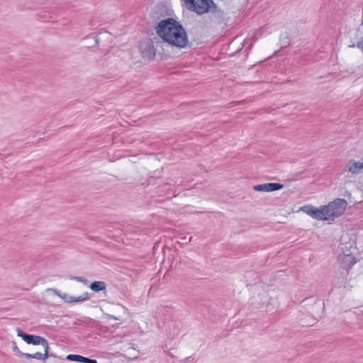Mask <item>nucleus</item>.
<instances>
[{"mask_svg": "<svg viewBox=\"0 0 363 363\" xmlns=\"http://www.w3.org/2000/svg\"><path fill=\"white\" fill-rule=\"evenodd\" d=\"M23 340L28 344H33L34 345H41L45 349H49L48 340L43 337L28 334V335L23 336Z\"/></svg>", "mask_w": 363, "mask_h": 363, "instance_id": "nucleus-6", "label": "nucleus"}, {"mask_svg": "<svg viewBox=\"0 0 363 363\" xmlns=\"http://www.w3.org/2000/svg\"><path fill=\"white\" fill-rule=\"evenodd\" d=\"M84 357L81 356V355H78V354H69L67 357V359L68 360H71V361H76V362H82L83 359H84Z\"/></svg>", "mask_w": 363, "mask_h": 363, "instance_id": "nucleus-15", "label": "nucleus"}, {"mask_svg": "<svg viewBox=\"0 0 363 363\" xmlns=\"http://www.w3.org/2000/svg\"><path fill=\"white\" fill-rule=\"evenodd\" d=\"M191 239H192V238H191V237H190V238H189V242H190V241L191 240Z\"/></svg>", "mask_w": 363, "mask_h": 363, "instance_id": "nucleus-24", "label": "nucleus"}, {"mask_svg": "<svg viewBox=\"0 0 363 363\" xmlns=\"http://www.w3.org/2000/svg\"><path fill=\"white\" fill-rule=\"evenodd\" d=\"M181 240H182V241H185V240H186V237L181 238Z\"/></svg>", "mask_w": 363, "mask_h": 363, "instance_id": "nucleus-23", "label": "nucleus"}, {"mask_svg": "<svg viewBox=\"0 0 363 363\" xmlns=\"http://www.w3.org/2000/svg\"><path fill=\"white\" fill-rule=\"evenodd\" d=\"M347 203L344 199H336L329 203L327 206H323L326 220L334 219L343 214Z\"/></svg>", "mask_w": 363, "mask_h": 363, "instance_id": "nucleus-2", "label": "nucleus"}, {"mask_svg": "<svg viewBox=\"0 0 363 363\" xmlns=\"http://www.w3.org/2000/svg\"><path fill=\"white\" fill-rule=\"evenodd\" d=\"M345 279H346L343 274L340 273L334 277L333 279V284L336 287H341L342 286H344L345 284Z\"/></svg>", "mask_w": 363, "mask_h": 363, "instance_id": "nucleus-11", "label": "nucleus"}, {"mask_svg": "<svg viewBox=\"0 0 363 363\" xmlns=\"http://www.w3.org/2000/svg\"><path fill=\"white\" fill-rule=\"evenodd\" d=\"M357 46L359 48H363V43H359Z\"/></svg>", "mask_w": 363, "mask_h": 363, "instance_id": "nucleus-21", "label": "nucleus"}, {"mask_svg": "<svg viewBox=\"0 0 363 363\" xmlns=\"http://www.w3.org/2000/svg\"><path fill=\"white\" fill-rule=\"evenodd\" d=\"M141 53L143 57L150 60H153L155 56V52L152 43H147L141 45Z\"/></svg>", "mask_w": 363, "mask_h": 363, "instance_id": "nucleus-8", "label": "nucleus"}, {"mask_svg": "<svg viewBox=\"0 0 363 363\" xmlns=\"http://www.w3.org/2000/svg\"><path fill=\"white\" fill-rule=\"evenodd\" d=\"M110 318H113L114 320H118L117 318H116L115 316H112V315L110 316Z\"/></svg>", "mask_w": 363, "mask_h": 363, "instance_id": "nucleus-22", "label": "nucleus"}, {"mask_svg": "<svg viewBox=\"0 0 363 363\" xmlns=\"http://www.w3.org/2000/svg\"><path fill=\"white\" fill-rule=\"evenodd\" d=\"M156 33L164 41L171 45L184 48L189 44L185 29L174 18H169L160 21L156 27Z\"/></svg>", "mask_w": 363, "mask_h": 363, "instance_id": "nucleus-1", "label": "nucleus"}, {"mask_svg": "<svg viewBox=\"0 0 363 363\" xmlns=\"http://www.w3.org/2000/svg\"><path fill=\"white\" fill-rule=\"evenodd\" d=\"M48 350L49 349H45V353H40V352H36L35 354H32V357L39 359V360H43L45 361L48 357Z\"/></svg>", "mask_w": 363, "mask_h": 363, "instance_id": "nucleus-14", "label": "nucleus"}, {"mask_svg": "<svg viewBox=\"0 0 363 363\" xmlns=\"http://www.w3.org/2000/svg\"><path fill=\"white\" fill-rule=\"evenodd\" d=\"M301 211L306 213L313 218L320 220H326V214H325L323 206L318 208L311 205H307L301 207Z\"/></svg>", "mask_w": 363, "mask_h": 363, "instance_id": "nucleus-4", "label": "nucleus"}, {"mask_svg": "<svg viewBox=\"0 0 363 363\" xmlns=\"http://www.w3.org/2000/svg\"><path fill=\"white\" fill-rule=\"evenodd\" d=\"M13 351L19 356V352H21L16 345L13 347Z\"/></svg>", "mask_w": 363, "mask_h": 363, "instance_id": "nucleus-19", "label": "nucleus"}, {"mask_svg": "<svg viewBox=\"0 0 363 363\" xmlns=\"http://www.w3.org/2000/svg\"><path fill=\"white\" fill-rule=\"evenodd\" d=\"M211 8L209 9L208 13L211 14V20L216 23L221 24L224 23L225 19V12L219 8L214 2L213 5H211Z\"/></svg>", "mask_w": 363, "mask_h": 363, "instance_id": "nucleus-5", "label": "nucleus"}, {"mask_svg": "<svg viewBox=\"0 0 363 363\" xmlns=\"http://www.w3.org/2000/svg\"><path fill=\"white\" fill-rule=\"evenodd\" d=\"M342 259L343 264L342 267L344 269L347 267L350 268L355 263V261L354 260V258L350 255H344Z\"/></svg>", "mask_w": 363, "mask_h": 363, "instance_id": "nucleus-13", "label": "nucleus"}, {"mask_svg": "<svg viewBox=\"0 0 363 363\" xmlns=\"http://www.w3.org/2000/svg\"><path fill=\"white\" fill-rule=\"evenodd\" d=\"M17 335H18V337H22V339H23V336H24V335H28V334L24 333H23L21 329H19V328L17 330Z\"/></svg>", "mask_w": 363, "mask_h": 363, "instance_id": "nucleus-18", "label": "nucleus"}, {"mask_svg": "<svg viewBox=\"0 0 363 363\" xmlns=\"http://www.w3.org/2000/svg\"><path fill=\"white\" fill-rule=\"evenodd\" d=\"M19 356L20 357H25L26 358H33L32 357V354H29V353H23L22 352H19Z\"/></svg>", "mask_w": 363, "mask_h": 363, "instance_id": "nucleus-17", "label": "nucleus"}, {"mask_svg": "<svg viewBox=\"0 0 363 363\" xmlns=\"http://www.w3.org/2000/svg\"><path fill=\"white\" fill-rule=\"evenodd\" d=\"M106 284L102 281H96L91 284L90 289L96 292L104 291L106 289Z\"/></svg>", "mask_w": 363, "mask_h": 363, "instance_id": "nucleus-12", "label": "nucleus"}, {"mask_svg": "<svg viewBox=\"0 0 363 363\" xmlns=\"http://www.w3.org/2000/svg\"><path fill=\"white\" fill-rule=\"evenodd\" d=\"M83 363H98L96 359H89L87 357H84Z\"/></svg>", "mask_w": 363, "mask_h": 363, "instance_id": "nucleus-16", "label": "nucleus"}, {"mask_svg": "<svg viewBox=\"0 0 363 363\" xmlns=\"http://www.w3.org/2000/svg\"><path fill=\"white\" fill-rule=\"evenodd\" d=\"M59 296L62 298L64 299V301L66 302V303H72V302H79V301H83L84 300H87L89 298V296H88V294L87 293H85L84 294L80 296H78L77 298L75 297H73V296H70L67 294H63V295H60Z\"/></svg>", "mask_w": 363, "mask_h": 363, "instance_id": "nucleus-10", "label": "nucleus"}, {"mask_svg": "<svg viewBox=\"0 0 363 363\" xmlns=\"http://www.w3.org/2000/svg\"><path fill=\"white\" fill-rule=\"evenodd\" d=\"M186 9L196 14L201 16L208 13L211 5H213V0H184Z\"/></svg>", "mask_w": 363, "mask_h": 363, "instance_id": "nucleus-3", "label": "nucleus"}, {"mask_svg": "<svg viewBox=\"0 0 363 363\" xmlns=\"http://www.w3.org/2000/svg\"><path fill=\"white\" fill-rule=\"evenodd\" d=\"M284 186L283 184L279 183H266L262 184H257L253 186L254 190L257 191H266L271 192L279 190Z\"/></svg>", "mask_w": 363, "mask_h": 363, "instance_id": "nucleus-7", "label": "nucleus"}, {"mask_svg": "<svg viewBox=\"0 0 363 363\" xmlns=\"http://www.w3.org/2000/svg\"><path fill=\"white\" fill-rule=\"evenodd\" d=\"M363 169V162L351 160L347 164L345 169L352 174H358Z\"/></svg>", "mask_w": 363, "mask_h": 363, "instance_id": "nucleus-9", "label": "nucleus"}, {"mask_svg": "<svg viewBox=\"0 0 363 363\" xmlns=\"http://www.w3.org/2000/svg\"><path fill=\"white\" fill-rule=\"evenodd\" d=\"M74 279L79 281H82V282H84L85 281L82 277H74Z\"/></svg>", "mask_w": 363, "mask_h": 363, "instance_id": "nucleus-20", "label": "nucleus"}]
</instances>
